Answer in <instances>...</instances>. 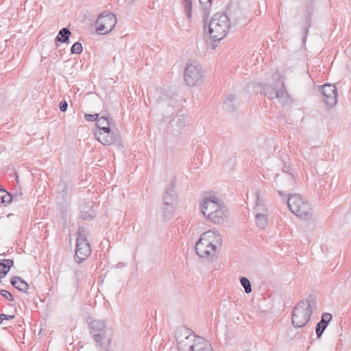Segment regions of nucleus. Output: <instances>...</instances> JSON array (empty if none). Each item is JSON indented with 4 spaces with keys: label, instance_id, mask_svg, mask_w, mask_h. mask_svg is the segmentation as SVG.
Masks as SVG:
<instances>
[{
    "label": "nucleus",
    "instance_id": "1",
    "mask_svg": "<svg viewBox=\"0 0 351 351\" xmlns=\"http://www.w3.org/2000/svg\"><path fill=\"white\" fill-rule=\"evenodd\" d=\"M179 351H213L210 343L203 337L196 335L190 329L182 326L175 332Z\"/></svg>",
    "mask_w": 351,
    "mask_h": 351
},
{
    "label": "nucleus",
    "instance_id": "2",
    "mask_svg": "<svg viewBox=\"0 0 351 351\" xmlns=\"http://www.w3.org/2000/svg\"><path fill=\"white\" fill-rule=\"evenodd\" d=\"M317 308L314 296L310 295L306 300L299 302L292 313V324L295 328H302L309 321L313 311Z\"/></svg>",
    "mask_w": 351,
    "mask_h": 351
},
{
    "label": "nucleus",
    "instance_id": "3",
    "mask_svg": "<svg viewBox=\"0 0 351 351\" xmlns=\"http://www.w3.org/2000/svg\"><path fill=\"white\" fill-rule=\"evenodd\" d=\"M230 27V19L225 13L214 14L208 24V33L214 41L222 40Z\"/></svg>",
    "mask_w": 351,
    "mask_h": 351
},
{
    "label": "nucleus",
    "instance_id": "4",
    "mask_svg": "<svg viewBox=\"0 0 351 351\" xmlns=\"http://www.w3.org/2000/svg\"><path fill=\"white\" fill-rule=\"evenodd\" d=\"M287 204L292 213L300 218L309 219L313 215L311 204L306 199L300 195L293 194L289 195Z\"/></svg>",
    "mask_w": 351,
    "mask_h": 351
},
{
    "label": "nucleus",
    "instance_id": "5",
    "mask_svg": "<svg viewBox=\"0 0 351 351\" xmlns=\"http://www.w3.org/2000/svg\"><path fill=\"white\" fill-rule=\"evenodd\" d=\"M91 250L90 244L87 240V234L85 228L79 227L77 230V237L76 239L75 247V261L81 263L90 254Z\"/></svg>",
    "mask_w": 351,
    "mask_h": 351
},
{
    "label": "nucleus",
    "instance_id": "6",
    "mask_svg": "<svg viewBox=\"0 0 351 351\" xmlns=\"http://www.w3.org/2000/svg\"><path fill=\"white\" fill-rule=\"evenodd\" d=\"M204 70L197 62L188 63L184 71V80L189 86H194L204 81Z\"/></svg>",
    "mask_w": 351,
    "mask_h": 351
},
{
    "label": "nucleus",
    "instance_id": "7",
    "mask_svg": "<svg viewBox=\"0 0 351 351\" xmlns=\"http://www.w3.org/2000/svg\"><path fill=\"white\" fill-rule=\"evenodd\" d=\"M263 94L269 99L276 98L282 104H289L291 98L288 95L283 82H278L276 86L270 84H264L263 86Z\"/></svg>",
    "mask_w": 351,
    "mask_h": 351
},
{
    "label": "nucleus",
    "instance_id": "8",
    "mask_svg": "<svg viewBox=\"0 0 351 351\" xmlns=\"http://www.w3.org/2000/svg\"><path fill=\"white\" fill-rule=\"evenodd\" d=\"M96 31L99 34H107L114 27L117 23L116 16L107 11L103 12L98 16L96 22Z\"/></svg>",
    "mask_w": 351,
    "mask_h": 351
},
{
    "label": "nucleus",
    "instance_id": "9",
    "mask_svg": "<svg viewBox=\"0 0 351 351\" xmlns=\"http://www.w3.org/2000/svg\"><path fill=\"white\" fill-rule=\"evenodd\" d=\"M224 204L215 194L208 193L206 195L200 203L202 214L208 219H210L211 213L218 210L221 205Z\"/></svg>",
    "mask_w": 351,
    "mask_h": 351
},
{
    "label": "nucleus",
    "instance_id": "10",
    "mask_svg": "<svg viewBox=\"0 0 351 351\" xmlns=\"http://www.w3.org/2000/svg\"><path fill=\"white\" fill-rule=\"evenodd\" d=\"M94 135L98 141L106 146L120 143L119 134L112 131L110 128L107 130H95Z\"/></svg>",
    "mask_w": 351,
    "mask_h": 351
},
{
    "label": "nucleus",
    "instance_id": "11",
    "mask_svg": "<svg viewBox=\"0 0 351 351\" xmlns=\"http://www.w3.org/2000/svg\"><path fill=\"white\" fill-rule=\"evenodd\" d=\"M90 332L94 340L99 346H101L106 337V323L103 320L94 319L89 324Z\"/></svg>",
    "mask_w": 351,
    "mask_h": 351
},
{
    "label": "nucleus",
    "instance_id": "12",
    "mask_svg": "<svg viewBox=\"0 0 351 351\" xmlns=\"http://www.w3.org/2000/svg\"><path fill=\"white\" fill-rule=\"evenodd\" d=\"M322 95L324 103L328 107H333L337 102V90L335 85L325 84L322 86Z\"/></svg>",
    "mask_w": 351,
    "mask_h": 351
},
{
    "label": "nucleus",
    "instance_id": "13",
    "mask_svg": "<svg viewBox=\"0 0 351 351\" xmlns=\"http://www.w3.org/2000/svg\"><path fill=\"white\" fill-rule=\"evenodd\" d=\"M177 200V193L176 191V185L175 182L172 181L171 184L166 189L164 196H163V202L165 206H169L171 208V210L168 214L166 215L167 217H170L173 215V212L174 210V204Z\"/></svg>",
    "mask_w": 351,
    "mask_h": 351
},
{
    "label": "nucleus",
    "instance_id": "14",
    "mask_svg": "<svg viewBox=\"0 0 351 351\" xmlns=\"http://www.w3.org/2000/svg\"><path fill=\"white\" fill-rule=\"evenodd\" d=\"M228 219V210L227 207L223 204L215 211L211 213L209 220L215 224H223Z\"/></svg>",
    "mask_w": 351,
    "mask_h": 351
},
{
    "label": "nucleus",
    "instance_id": "15",
    "mask_svg": "<svg viewBox=\"0 0 351 351\" xmlns=\"http://www.w3.org/2000/svg\"><path fill=\"white\" fill-rule=\"evenodd\" d=\"M332 318V316L329 313H324L322 314L321 320L317 324L315 327V333L317 339L322 337Z\"/></svg>",
    "mask_w": 351,
    "mask_h": 351
},
{
    "label": "nucleus",
    "instance_id": "16",
    "mask_svg": "<svg viewBox=\"0 0 351 351\" xmlns=\"http://www.w3.org/2000/svg\"><path fill=\"white\" fill-rule=\"evenodd\" d=\"M149 97L156 104L168 103L171 99V97L163 89H156L154 92L150 93Z\"/></svg>",
    "mask_w": 351,
    "mask_h": 351
},
{
    "label": "nucleus",
    "instance_id": "17",
    "mask_svg": "<svg viewBox=\"0 0 351 351\" xmlns=\"http://www.w3.org/2000/svg\"><path fill=\"white\" fill-rule=\"evenodd\" d=\"M111 120L112 118L110 114L108 112H104L103 114L98 118L95 123L97 129L95 130H107L110 128Z\"/></svg>",
    "mask_w": 351,
    "mask_h": 351
},
{
    "label": "nucleus",
    "instance_id": "18",
    "mask_svg": "<svg viewBox=\"0 0 351 351\" xmlns=\"http://www.w3.org/2000/svg\"><path fill=\"white\" fill-rule=\"evenodd\" d=\"M213 245H221L222 238L217 230H210L202 234Z\"/></svg>",
    "mask_w": 351,
    "mask_h": 351
},
{
    "label": "nucleus",
    "instance_id": "19",
    "mask_svg": "<svg viewBox=\"0 0 351 351\" xmlns=\"http://www.w3.org/2000/svg\"><path fill=\"white\" fill-rule=\"evenodd\" d=\"M81 217L84 220H90L95 216V212L93 209V203L88 202L81 206Z\"/></svg>",
    "mask_w": 351,
    "mask_h": 351
},
{
    "label": "nucleus",
    "instance_id": "20",
    "mask_svg": "<svg viewBox=\"0 0 351 351\" xmlns=\"http://www.w3.org/2000/svg\"><path fill=\"white\" fill-rule=\"evenodd\" d=\"M10 282L12 285L19 291L27 293L29 285L19 276H14Z\"/></svg>",
    "mask_w": 351,
    "mask_h": 351
},
{
    "label": "nucleus",
    "instance_id": "21",
    "mask_svg": "<svg viewBox=\"0 0 351 351\" xmlns=\"http://www.w3.org/2000/svg\"><path fill=\"white\" fill-rule=\"evenodd\" d=\"M202 252L195 250L197 254L202 258H213L217 252V247L214 245H206Z\"/></svg>",
    "mask_w": 351,
    "mask_h": 351
},
{
    "label": "nucleus",
    "instance_id": "22",
    "mask_svg": "<svg viewBox=\"0 0 351 351\" xmlns=\"http://www.w3.org/2000/svg\"><path fill=\"white\" fill-rule=\"evenodd\" d=\"M14 265V261L12 259L0 260V279L3 278Z\"/></svg>",
    "mask_w": 351,
    "mask_h": 351
},
{
    "label": "nucleus",
    "instance_id": "23",
    "mask_svg": "<svg viewBox=\"0 0 351 351\" xmlns=\"http://www.w3.org/2000/svg\"><path fill=\"white\" fill-rule=\"evenodd\" d=\"M199 3L202 5V15L204 21L206 23L208 16L210 14L212 0H199Z\"/></svg>",
    "mask_w": 351,
    "mask_h": 351
},
{
    "label": "nucleus",
    "instance_id": "24",
    "mask_svg": "<svg viewBox=\"0 0 351 351\" xmlns=\"http://www.w3.org/2000/svg\"><path fill=\"white\" fill-rule=\"evenodd\" d=\"M71 34V31L68 28L64 27L59 31L55 40L62 43H69Z\"/></svg>",
    "mask_w": 351,
    "mask_h": 351
},
{
    "label": "nucleus",
    "instance_id": "25",
    "mask_svg": "<svg viewBox=\"0 0 351 351\" xmlns=\"http://www.w3.org/2000/svg\"><path fill=\"white\" fill-rule=\"evenodd\" d=\"M237 98L235 95H228L223 102V108L228 112H233L235 109Z\"/></svg>",
    "mask_w": 351,
    "mask_h": 351
},
{
    "label": "nucleus",
    "instance_id": "26",
    "mask_svg": "<svg viewBox=\"0 0 351 351\" xmlns=\"http://www.w3.org/2000/svg\"><path fill=\"white\" fill-rule=\"evenodd\" d=\"M12 195L5 189H0V202L7 205L12 202Z\"/></svg>",
    "mask_w": 351,
    "mask_h": 351
},
{
    "label": "nucleus",
    "instance_id": "27",
    "mask_svg": "<svg viewBox=\"0 0 351 351\" xmlns=\"http://www.w3.org/2000/svg\"><path fill=\"white\" fill-rule=\"evenodd\" d=\"M213 245L212 243H210L206 237H204V235L202 234L200 236L199 239L196 243L195 245V250L200 251L201 252H203L204 250L206 245Z\"/></svg>",
    "mask_w": 351,
    "mask_h": 351
},
{
    "label": "nucleus",
    "instance_id": "28",
    "mask_svg": "<svg viewBox=\"0 0 351 351\" xmlns=\"http://www.w3.org/2000/svg\"><path fill=\"white\" fill-rule=\"evenodd\" d=\"M256 222L260 228H264L267 224V217L266 215L262 213H256Z\"/></svg>",
    "mask_w": 351,
    "mask_h": 351
},
{
    "label": "nucleus",
    "instance_id": "29",
    "mask_svg": "<svg viewBox=\"0 0 351 351\" xmlns=\"http://www.w3.org/2000/svg\"><path fill=\"white\" fill-rule=\"evenodd\" d=\"M184 11L189 20L192 17V0H182Z\"/></svg>",
    "mask_w": 351,
    "mask_h": 351
},
{
    "label": "nucleus",
    "instance_id": "30",
    "mask_svg": "<svg viewBox=\"0 0 351 351\" xmlns=\"http://www.w3.org/2000/svg\"><path fill=\"white\" fill-rule=\"evenodd\" d=\"M240 282L243 287L244 288L245 292L246 293H250L252 292L251 282L247 278L241 276L240 278Z\"/></svg>",
    "mask_w": 351,
    "mask_h": 351
},
{
    "label": "nucleus",
    "instance_id": "31",
    "mask_svg": "<svg viewBox=\"0 0 351 351\" xmlns=\"http://www.w3.org/2000/svg\"><path fill=\"white\" fill-rule=\"evenodd\" d=\"M82 51L83 47L80 42L75 43L71 48V53L73 54H80Z\"/></svg>",
    "mask_w": 351,
    "mask_h": 351
},
{
    "label": "nucleus",
    "instance_id": "32",
    "mask_svg": "<svg viewBox=\"0 0 351 351\" xmlns=\"http://www.w3.org/2000/svg\"><path fill=\"white\" fill-rule=\"evenodd\" d=\"M99 114H98V113L85 114L84 117L87 121H90V122L96 121L97 122L98 118L99 117Z\"/></svg>",
    "mask_w": 351,
    "mask_h": 351
},
{
    "label": "nucleus",
    "instance_id": "33",
    "mask_svg": "<svg viewBox=\"0 0 351 351\" xmlns=\"http://www.w3.org/2000/svg\"><path fill=\"white\" fill-rule=\"evenodd\" d=\"M0 293L7 300L14 301V297L8 291L2 289L1 290Z\"/></svg>",
    "mask_w": 351,
    "mask_h": 351
},
{
    "label": "nucleus",
    "instance_id": "34",
    "mask_svg": "<svg viewBox=\"0 0 351 351\" xmlns=\"http://www.w3.org/2000/svg\"><path fill=\"white\" fill-rule=\"evenodd\" d=\"M68 108V104L66 101L63 100L60 102L59 108L62 112H65Z\"/></svg>",
    "mask_w": 351,
    "mask_h": 351
},
{
    "label": "nucleus",
    "instance_id": "35",
    "mask_svg": "<svg viewBox=\"0 0 351 351\" xmlns=\"http://www.w3.org/2000/svg\"><path fill=\"white\" fill-rule=\"evenodd\" d=\"M255 195H256V206L254 208V209H256L257 210H258V204H259V202H260V191L258 190H256L255 191Z\"/></svg>",
    "mask_w": 351,
    "mask_h": 351
},
{
    "label": "nucleus",
    "instance_id": "36",
    "mask_svg": "<svg viewBox=\"0 0 351 351\" xmlns=\"http://www.w3.org/2000/svg\"><path fill=\"white\" fill-rule=\"evenodd\" d=\"M13 200L12 202H19L22 199V193L20 192L19 193H16L14 194H12Z\"/></svg>",
    "mask_w": 351,
    "mask_h": 351
},
{
    "label": "nucleus",
    "instance_id": "37",
    "mask_svg": "<svg viewBox=\"0 0 351 351\" xmlns=\"http://www.w3.org/2000/svg\"><path fill=\"white\" fill-rule=\"evenodd\" d=\"M170 210H171L170 207L169 206H165V208H164V210H163V215L165 218L169 219L171 217L172 215L170 217L166 216V215L168 214Z\"/></svg>",
    "mask_w": 351,
    "mask_h": 351
},
{
    "label": "nucleus",
    "instance_id": "38",
    "mask_svg": "<svg viewBox=\"0 0 351 351\" xmlns=\"http://www.w3.org/2000/svg\"><path fill=\"white\" fill-rule=\"evenodd\" d=\"M3 315V319L5 320H11L14 318V315H5V314H1Z\"/></svg>",
    "mask_w": 351,
    "mask_h": 351
},
{
    "label": "nucleus",
    "instance_id": "39",
    "mask_svg": "<svg viewBox=\"0 0 351 351\" xmlns=\"http://www.w3.org/2000/svg\"><path fill=\"white\" fill-rule=\"evenodd\" d=\"M309 27H310V25H307V26L304 27V31L305 36H306V35H307ZM305 38H306V37L304 38V40H305Z\"/></svg>",
    "mask_w": 351,
    "mask_h": 351
},
{
    "label": "nucleus",
    "instance_id": "40",
    "mask_svg": "<svg viewBox=\"0 0 351 351\" xmlns=\"http://www.w3.org/2000/svg\"><path fill=\"white\" fill-rule=\"evenodd\" d=\"M3 320V315L1 314H0V324L2 323Z\"/></svg>",
    "mask_w": 351,
    "mask_h": 351
},
{
    "label": "nucleus",
    "instance_id": "41",
    "mask_svg": "<svg viewBox=\"0 0 351 351\" xmlns=\"http://www.w3.org/2000/svg\"><path fill=\"white\" fill-rule=\"evenodd\" d=\"M285 169H283V171H285L286 170H287V167H285Z\"/></svg>",
    "mask_w": 351,
    "mask_h": 351
},
{
    "label": "nucleus",
    "instance_id": "42",
    "mask_svg": "<svg viewBox=\"0 0 351 351\" xmlns=\"http://www.w3.org/2000/svg\"><path fill=\"white\" fill-rule=\"evenodd\" d=\"M285 169H283V171H285L286 170H287V167H285Z\"/></svg>",
    "mask_w": 351,
    "mask_h": 351
},
{
    "label": "nucleus",
    "instance_id": "43",
    "mask_svg": "<svg viewBox=\"0 0 351 351\" xmlns=\"http://www.w3.org/2000/svg\"><path fill=\"white\" fill-rule=\"evenodd\" d=\"M285 169H283V171H285L286 170H287V167H285Z\"/></svg>",
    "mask_w": 351,
    "mask_h": 351
}]
</instances>
